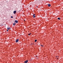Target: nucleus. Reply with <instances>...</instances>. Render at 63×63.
Listing matches in <instances>:
<instances>
[{
    "label": "nucleus",
    "instance_id": "nucleus-1",
    "mask_svg": "<svg viewBox=\"0 0 63 63\" xmlns=\"http://www.w3.org/2000/svg\"><path fill=\"white\" fill-rule=\"evenodd\" d=\"M33 18H34V17H36V16H35V14H33Z\"/></svg>",
    "mask_w": 63,
    "mask_h": 63
},
{
    "label": "nucleus",
    "instance_id": "nucleus-2",
    "mask_svg": "<svg viewBox=\"0 0 63 63\" xmlns=\"http://www.w3.org/2000/svg\"><path fill=\"white\" fill-rule=\"evenodd\" d=\"M28 62V60H26V61L24 62V63H27Z\"/></svg>",
    "mask_w": 63,
    "mask_h": 63
},
{
    "label": "nucleus",
    "instance_id": "nucleus-3",
    "mask_svg": "<svg viewBox=\"0 0 63 63\" xmlns=\"http://www.w3.org/2000/svg\"><path fill=\"white\" fill-rule=\"evenodd\" d=\"M13 13L14 14H16V11H14Z\"/></svg>",
    "mask_w": 63,
    "mask_h": 63
},
{
    "label": "nucleus",
    "instance_id": "nucleus-4",
    "mask_svg": "<svg viewBox=\"0 0 63 63\" xmlns=\"http://www.w3.org/2000/svg\"><path fill=\"white\" fill-rule=\"evenodd\" d=\"M7 29L8 30H9V29H11V28H10V27H8L7 28Z\"/></svg>",
    "mask_w": 63,
    "mask_h": 63
},
{
    "label": "nucleus",
    "instance_id": "nucleus-5",
    "mask_svg": "<svg viewBox=\"0 0 63 63\" xmlns=\"http://www.w3.org/2000/svg\"><path fill=\"white\" fill-rule=\"evenodd\" d=\"M18 42V39H17L16 40V43H17Z\"/></svg>",
    "mask_w": 63,
    "mask_h": 63
},
{
    "label": "nucleus",
    "instance_id": "nucleus-6",
    "mask_svg": "<svg viewBox=\"0 0 63 63\" xmlns=\"http://www.w3.org/2000/svg\"><path fill=\"white\" fill-rule=\"evenodd\" d=\"M15 23H17L18 22V21H17V20H15Z\"/></svg>",
    "mask_w": 63,
    "mask_h": 63
},
{
    "label": "nucleus",
    "instance_id": "nucleus-7",
    "mask_svg": "<svg viewBox=\"0 0 63 63\" xmlns=\"http://www.w3.org/2000/svg\"><path fill=\"white\" fill-rule=\"evenodd\" d=\"M48 7H50V6H51V5H50V4H48Z\"/></svg>",
    "mask_w": 63,
    "mask_h": 63
},
{
    "label": "nucleus",
    "instance_id": "nucleus-8",
    "mask_svg": "<svg viewBox=\"0 0 63 63\" xmlns=\"http://www.w3.org/2000/svg\"><path fill=\"white\" fill-rule=\"evenodd\" d=\"M15 24H16V23H14L13 24L14 26H15Z\"/></svg>",
    "mask_w": 63,
    "mask_h": 63
},
{
    "label": "nucleus",
    "instance_id": "nucleus-9",
    "mask_svg": "<svg viewBox=\"0 0 63 63\" xmlns=\"http://www.w3.org/2000/svg\"><path fill=\"white\" fill-rule=\"evenodd\" d=\"M58 19L59 20H60V18H58Z\"/></svg>",
    "mask_w": 63,
    "mask_h": 63
},
{
    "label": "nucleus",
    "instance_id": "nucleus-10",
    "mask_svg": "<svg viewBox=\"0 0 63 63\" xmlns=\"http://www.w3.org/2000/svg\"><path fill=\"white\" fill-rule=\"evenodd\" d=\"M42 47H44V46L43 45H40Z\"/></svg>",
    "mask_w": 63,
    "mask_h": 63
},
{
    "label": "nucleus",
    "instance_id": "nucleus-11",
    "mask_svg": "<svg viewBox=\"0 0 63 63\" xmlns=\"http://www.w3.org/2000/svg\"><path fill=\"white\" fill-rule=\"evenodd\" d=\"M37 40H35V42H37Z\"/></svg>",
    "mask_w": 63,
    "mask_h": 63
},
{
    "label": "nucleus",
    "instance_id": "nucleus-12",
    "mask_svg": "<svg viewBox=\"0 0 63 63\" xmlns=\"http://www.w3.org/2000/svg\"><path fill=\"white\" fill-rule=\"evenodd\" d=\"M11 17V18H13V16H12Z\"/></svg>",
    "mask_w": 63,
    "mask_h": 63
},
{
    "label": "nucleus",
    "instance_id": "nucleus-13",
    "mask_svg": "<svg viewBox=\"0 0 63 63\" xmlns=\"http://www.w3.org/2000/svg\"><path fill=\"white\" fill-rule=\"evenodd\" d=\"M8 30H9L8 29V30H7V31H8Z\"/></svg>",
    "mask_w": 63,
    "mask_h": 63
},
{
    "label": "nucleus",
    "instance_id": "nucleus-14",
    "mask_svg": "<svg viewBox=\"0 0 63 63\" xmlns=\"http://www.w3.org/2000/svg\"><path fill=\"white\" fill-rule=\"evenodd\" d=\"M28 35H30V34H28Z\"/></svg>",
    "mask_w": 63,
    "mask_h": 63
},
{
    "label": "nucleus",
    "instance_id": "nucleus-15",
    "mask_svg": "<svg viewBox=\"0 0 63 63\" xmlns=\"http://www.w3.org/2000/svg\"><path fill=\"white\" fill-rule=\"evenodd\" d=\"M56 58H57V56H56Z\"/></svg>",
    "mask_w": 63,
    "mask_h": 63
},
{
    "label": "nucleus",
    "instance_id": "nucleus-16",
    "mask_svg": "<svg viewBox=\"0 0 63 63\" xmlns=\"http://www.w3.org/2000/svg\"><path fill=\"white\" fill-rule=\"evenodd\" d=\"M57 59H58V58H57Z\"/></svg>",
    "mask_w": 63,
    "mask_h": 63
},
{
    "label": "nucleus",
    "instance_id": "nucleus-17",
    "mask_svg": "<svg viewBox=\"0 0 63 63\" xmlns=\"http://www.w3.org/2000/svg\"><path fill=\"white\" fill-rule=\"evenodd\" d=\"M30 34H31V33H30Z\"/></svg>",
    "mask_w": 63,
    "mask_h": 63
},
{
    "label": "nucleus",
    "instance_id": "nucleus-18",
    "mask_svg": "<svg viewBox=\"0 0 63 63\" xmlns=\"http://www.w3.org/2000/svg\"><path fill=\"white\" fill-rule=\"evenodd\" d=\"M58 57H59V56H58Z\"/></svg>",
    "mask_w": 63,
    "mask_h": 63
},
{
    "label": "nucleus",
    "instance_id": "nucleus-19",
    "mask_svg": "<svg viewBox=\"0 0 63 63\" xmlns=\"http://www.w3.org/2000/svg\"><path fill=\"white\" fill-rule=\"evenodd\" d=\"M24 21H25V20H24Z\"/></svg>",
    "mask_w": 63,
    "mask_h": 63
},
{
    "label": "nucleus",
    "instance_id": "nucleus-20",
    "mask_svg": "<svg viewBox=\"0 0 63 63\" xmlns=\"http://www.w3.org/2000/svg\"><path fill=\"white\" fill-rule=\"evenodd\" d=\"M37 7H38V6H37Z\"/></svg>",
    "mask_w": 63,
    "mask_h": 63
}]
</instances>
